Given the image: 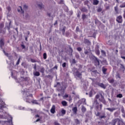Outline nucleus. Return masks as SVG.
Here are the masks:
<instances>
[{
    "label": "nucleus",
    "mask_w": 125,
    "mask_h": 125,
    "mask_svg": "<svg viewBox=\"0 0 125 125\" xmlns=\"http://www.w3.org/2000/svg\"><path fill=\"white\" fill-rule=\"evenodd\" d=\"M107 68H105L104 67H103L102 68V71H103V73L104 75H106L107 74L106 72H107Z\"/></svg>",
    "instance_id": "dca6fc26"
},
{
    "label": "nucleus",
    "mask_w": 125,
    "mask_h": 125,
    "mask_svg": "<svg viewBox=\"0 0 125 125\" xmlns=\"http://www.w3.org/2000/svg\"><path fill=\"white\" fill-rule=\"evenodd\" d=\"M98 86H100L102 88H104V89H106V85H104L103 83H98Z\"/></svg>",
    "instance_id": "6e6552de"
},
{
    "label": "nucleus",
    "mask_w": 125,
    "mask_h": 125,
    "mask_svg": "<svg viewBox=\"0 0 125 125\" xmlns=\"http://www.w3.org/2000/svg\"><path fill=\"white\" fill-rule=\"evenodd\" d=\"M81 11L82 12H87V9L85 7H84L81 9Z\"/></svg>",
    "instance_id": "412c9836"
},
{
    "label": "nucleus",
    "mask_w": 125,
    "mask_h": 125,
    "mask_svg": "<svg viewBox=\"0 0 125 125\" xmlns=\"http://www.w3.org/2000/svg\"><path fill=\"white\" fill-rule=\"evenodd\" d=\"M120 8H124L125 7V2H124L122 5H120Z\"/></svg>",
    "instance_id": "473e14b6"
},
{
    "label": "nucleus",
    "mask_w": 125,
    "mask_h": 125,
    "mask_svg": "<svg viewBox=\"0 0 125 125\" xmlns=\"http://www.w3.org/2000/svg\"><path fill=\"white\" fill-rule=\"evenodd\" d=\"M116 97H117V98H122V97H123V94H119L117 95Z\"/></svg>",
    "instance_id": "7c9ffc66"
},
{
    "label": "nucleus",
    "mask_w": 125,
    "mask_h": 125,
    "mask_svg": "<svg viewBox=\"0 0 125 125\" xmlns=\"http://www.w3.org/2000/svg\"><path fill=\"white\" fill-rule=\"evenodd\" d=\"M63 3H64V1L61 0L59 2V4H63Z\"/></svg>",
    "instance_id": "3c124183"
},
{
    "label": "nucleus",
    "mask_w": 125,
    "mask_h": 125,
    "mask_svg": "<svg viewBox=\"0 0 125 125\" xmlns=\"http://www.w3.org/2000/svg\"><path fill=\"white\" fill-rule=\"evenodd\" d=\"M62 115L64 116L66 114V110L64 109H62L61 110Z\"/></svg>",
    "instance_id": "bb28decb"
},
{
    "label": "nucleus",
    "mask_w": 125,
    "mask_h": 125,
    "mask_svg": "<svg viewBox=\"0 0 125 125\" xmlns=\"http://www.w3.org/2000/svg\"><path fill=\"white\" fill-rule=\"evenodd\" d=\"M119 118H116L115 119H113L111 122V125H116V124H117V122L119 123Z\"/></svg>",
    "instance_id": "39448f33"
},
{
    "label": "nucleus",
    "mask_w": 125,
    "mask_h": 125,
    "mask_svg": "<svg viewBox=\"0 0 125 125\" xmlns=\"http://www.w3.org/2000/svg\"><path fill=\"white\" fill-rule=\"evenodd\" d=\"M4 46V39L3 38L0 39V47H2Z\"/></svg>",
    "instance_id": "0eeeda50"
},
{
    "label": "nucleus",
    "mask_w": 125,
    "mask_h": 125,
    "mask_svg": "<svg viewBox=\"0 0 125 125\" xmlns=\"http://www.w3.org/2000/svg\"><path fill=\"white\" fill-rule=\"evenodd\" d=\"M78 51H81L82 50V48L81 47H77V48Z\"/></svg>",
    "instance_id": "5fc2aeb1"
},
{
    "label": "nucleus",
    "mask_w": 125,
    "mask_h": 125,
    "mask_svg": "<svg viewBox=\"0 0 125 125\" xmlns=\"http://www.w3.org/2000/svg\"><path fill=\"white\" fill-rule=\"evenodd\" d=\"M44 99V97H42V98H40V101H43Z\"/></svg>",
    "instance_id": "680f3d73"
},
{
    "label": "nucleus",
    "mask_w": 125,
    "mask_h": 125,
    "mask_svg": "<svg viewBox=\"0 0 125 125\" xmlns=\"http://www.w3.org/2000/svg\"><path fill=\"white\" fill-rule=\"evenodd\" d=\"M67 88V85H62V86H61L60 90L61 91H62L64 92V91Z\"/></svg>",
    "instance_id": "9b49d317"
},
{
    "label": "nucleus",
    "mask_w": 125,
    "mask_h": 125,
    "mask_svg": "<svg viewBox=\"0 0 125 125\" xmlns=\"http://www.w3.org/2000/svg\"><path fill=\"white\" fill-rule=\"evenodd\" d=\"M28 8V6L26 5H24L23 6V9H27Z\"/></svg>",
    "instance_id": "4d7b16f0"
},
{
    "label": "nucleus",
    "mask_w": 125,
    "mask_h": 125,
    "mask_svg": "<svg viewBox=\"0 0 125 125\" xmlns=\"http://www.w3.org/2000/svg\"><path fill=\"white\" fill-rule=\"evenodd\" d=\"M20 63V58L18 60L16 65H19Z\"/></svg>",
    "instance_id": "09e8293b"
},
{
    "label": "nucleus",
    "mask_w": 125,
    "mask_h": 125,
    "mask_svg": "<svg viewBox=\"0 0 125 125\" xmlns=\"http://www.w3.org/2000/svg\"><path fill=\"white\" fill-rule=\"evenodd\" d=\"M116 21L118 23H123V16L122 15H120L117 17L116 18Z\"/></svg>",
    "instance_id": "20e7f679"
},
{
    "label": "nucleus",
    "mask_w": 125,
    "mask_h": 125,
    "mask_svg": "<svg viewBox=\"0 0 125 125\" xmlns=\"http://www.w3.org/2000/svg\"><path fill=\"white\" fill-rule=\"evenodd\" d=\"M22 93L23 95V98H24V100H25L26 102L30 103L31 100L28 99V97H29V96H30V97H33V95L30 94V93L28 91H22Z\"/></svg>",
    "instance_id": "f03ea898"
},
{
    "label": "nucleus",
    "mask_w": 125,
    "mask_h": 125,
    "mask_svg": "<svg viewBox=\"0 0 125 125\" xmlns=\"http://www.w3.org/2000/svg\"><path fill=\"white\" fill-rule=\"evenodd\" d=\"M21 46L22 49H25L26 48V46L23 44H21Z\"/></svg>",
    "instance_id": "6e6d98bb"
},
{
    "label": "nucleus",
    "mask_w": 125,
    "mask_h": 125,
    "mask_svg": "<svg viewBox=\"0 0 125 125\" xmlns=\"http://www.w3.org/2000/svg\"><path fill=\"white\" fill-rule=\"evenodd\" d=\"M95 99L97 100V99L100 101V102H102L104 104L106 103V101H105V98H104V93L103 91H101L95 96Z\"/></svg>",
    "instance_id": "f257e3e1"
},
{
    "label": "nucleus",
    "mask_w": 125,
    "mask_h": 125,
    "mask_svg": "<svg viewBox=\"0 0 125 125\" xmlns=\"http://www.w3.org/2000/svg\"><path fill=\"white\" fill-rule=\"evenodd\" d=\"M19 8H20L21 10V14L24 16V11H23V9H22V7L19 6Z\"/></svg>",
    "instance_id": "4c0bfd02"
},
{
    "label": "nucleus",
    "mask_w": 125,
    "mask_h": 125,
    "mask_svg": "<svg viewBox=\"0 0 125 125\" xmlns=\"http://www.w3.org/2000/svg\"><path fill=\"white\" fill-rule=\"evenodd\" d=\"M5 124V123H6V121H0V124H2V123Z\"/></svg>",
    "instance_id": "052dcab7"
},
{
    "label": "nucleus",
    "mask_w": 125,
    "mask_h": 125,
    "mask_svg": "<svg viewBox=\"0 0 125 125\" xmlns=\"http://www.w3.org/2000/svg\"><path fill=\"white\" fill-rule=\"evenodd\" d=\"M66 29V26H63L62 29V35H65V30Z\"/></svg>",
    "instance_id": "cd10ccee"
},
{
    "label": "nucleus",
    "mask_w": 125,
    "mask_h": 125,
    "mask_svg": "<svg viewBox=\"0 0 125 125\" xmlns=\"http://www.w3.org/2000/svg\"><path fill=\"white\" fill-rule=\"evenodd\" d=\"M76 33H78V32H80V27H79V26H77L76 29Z\"/></svg>",
    "instance_id": "a19ab883"
},
{
    "label": "nucleus",
    "mask_w": 125,
    "mask_h": 125,
    "mask_svg": "<svg viewBox=\"0 0 125 125\" xmlns=\"http://www.w3.org/2000/svg\"><path fill=\"white\" fill-rule=\"evenodd\" d=\"M43 58L44 60H45V59H46V58H47V55L46 54V53H44L43 54Z\"/></svg>",
    "instance_id": "c756f323"
},
{
    "label": "nucleus",
    "mask_w": 125,
    "mask_h": 125,
    "mask_svg": "<svg viewBox=\"0 0 125 125\" xmlns=\"http://www.w3.org/2000/svg\"><path fill=\"white\" fill-rule=\"evenodd\" d=\"M86 111V108H85V107H84V106H82V112L84 113Z\"/></svg>",
    "instance_id": "a878e982"
},
{
    "label": "nucleus",
    "mask_w": 125,
    "mask_h": 125,
    "mask_svg": "<svg viewBox=\"0 0 125 125\" xmlns=\"http://www.w3.org/2000/svg\"><path fill=\"white\" fill-rule=\"evenodd\" d=\"M38 6H39L40 9H42V8H43L44 6L42 2H40V3H38Z\"/></svg>",
    "instance_id": "aec40b11"
},
{
    "label": "nucleus",
    "mask_w": 125,
    "mask_h": 125,
    "mask_svg": "<svg viewBox=\"0 0 125 125\" xmlns=\"http://www.w3.org/2000/svg\"><path fill=\"white\" fill-rule=\"evenodd\" d=\"M54 125H60V124H59V123H58V122H57V121H55V122L54 123Z\"/></svg>",
    "instance_id": "a18cd8bd"
},
{
    "label": "nucleus",
    "mask_w": 125,
    "mask_h": 125,
    "mask_svg": "<svg viewBox=\"0 0 125 125\" xmlns=\"http://www.w3.org/2000/svg\"><path fill=\"white\" fill-rule=\"evenodd\" d=\"M96 54H97V55H100V51H99V50H97L96 51Z\"/></svg>",
    "instance_id": "79ce46f5"
},
{
    "label": "nucleus",
    "mask_w": 125,
    "mask_h": 125,
    "mask_svg": "<svg viewBox=\"0 0 125 125\" xmlns=\"http://www.w3.org/2000/svg\"><path fill=\"white\" fill-rule=\"evenodd\" d=\"M7 9L8 11H9V12L10 11H11V8L10 7V6H8L7 8Z\"/></svg>",
    "instance_id": "c03bdc74"
},
{
    "label": "nucleus",
    "mask_w": 125,
    "mask_h": 125,
    "mask_svg": "<svg viewBox=\"0 0 125 125\" xmlns=\"http://www.w3.org/2000/svg\"><path fill=\"white\" fill-rule=\"evenodd\" d=\"M32 103H34V104H38V101L36 100H33L31 101Z\"/></svg>",
    "instance_id": "c9c22d12"
},
{
    "label": "nucleus",
    "mask_w": 125,
    "mask_h": 125,
    "mask_svg": "<svg viewBox=\"0 0 125 125\" xmlns=\"http://www.w3.org/2000/svg\"><path fill=\"white\" fill-rule=\"evenodd\" d=\"M74 122H75L76 125H80V124H81V122L78 119H75Z\"/></svg>",
    "instance_id": "4be33fe9"
},
{
    "label": "nucleus",
    "mask_w": 125,
    "mask_h": 125,
    "mask_svg": "<svg viewBox=\"0 0 125 125\" xmlns=\"http://www.w3.org/2000/svg\"><path fill=\"white\" fill-rule=\"evenodd\" d=\"M108 82L110 83H114V82H115V81L113 79H112L108 80Z\"/></svg>",
    "instance_id": "f704fd0d"
},
{
    "label": "nucleus",
    "mask_w": 125,
    "mask_h": 125,
    "mask_svg": "<svg viewBox=\"0 0 125 125\" xmlns=\"http://www.w3.org/2000/svg\"><path fill=\"white\" fill-rule=\"evenodd\" d=\"M72 111L74 114H77V112H78V108H77V107H73L72 109Z\"/></svg>",
    "instance_id": "6ab92c4d"
},
{
    "label": "nucleus",
    "mask_w": 125,
    "mask_h": 125,
    "mask_svg": "<svg viewBox=\"0 0 125 125\" xmlns=\"http://www.w3.org/2000/svg\"><path fill=\"white\" fill-rule=\"evenodd\" d=\"M99 3V1L98 0H93V5H97Z\"/></svg>",
    "instance_id": "a211bd4d"
},
{
    "label": "nucleus",
    "mask_w": 125,
    "mask_h": 125,
    "mask_svg": "<svg viewBox=\"0 0 125 125\" xmlns=\"http://www.w3.org/2000/svg\"><path fill=\"white\" fill-rule=\"evenodd\" d=\"M62 97L64 98V99H65V98H68V97H69V95L65 94V95L63 96Z\"/></svg>",
    "instance_id": "e433bc0d"
},
{
    "label": "nucleus",
    "mask_w": 125,
    "mask_h": 125,
    "mask_svg": "<svg viewBox=\"0 0 125 125\" xmlns=\"http://www.w3.org/2000/svg\"><path fill=\"white\" fill-rule=\"evenodd\" d=\"M62 68H65L66 67V62H63L62 64Z\"/></svg>",
    "instance_id": "de8ad7c7"
},
{
    "label": "nucleus",
    "mask_w": 125,
    "mask_h": 125,
    "mask_svg": "<svg viewBox=\"0 0 125 125\" xmlns=\"http://www.w3.org/2000/svg\"><path fill=\"white\" fill-rule=\"evenodd\" d=\"M35 118H40V115L39 114H37L35 115Z\"/></svg>",
    "instance_id": "69168bd1"
},
{
    "label": "nucleus",
    "mask_w": 125,
    "mask_h": 125,
    "mask_svg": "<svg viewBox=\"0 0 125 125\" xmlns=\"http://www.w3.org/2000/svg\"><path fill=\"white\" fill-rule=\"evenodd\" d=\"M55 108L56 106L55 105H53L51 109H50V112L51 113V114H55Z\"/></svg>",
    "instance_id": "1a4fd4ad"
},
{
    "label": "nucleus",
    "mask_w": 125,
    "mask_h": 125,
    "mask_svg": "<svg viewBox=\"0 0 125 125\" xmlns=\"http://www.w3.org/2000/svg\"><path fill=\"white\" fill-rule=\"evenodd\" d=\"M86 15H85V14H83L82 15V19L83 20H84L85 19V18H86Z\"/></svg>",
    "instance_id": "2f4dec72"
},
{
    "label": "nucleus",
    "mask_w": 125,
    "mask_h": 125,
    "mask_svg": "<svg viewBox=\"0 0 125 125\" xmlns=\"http://www.w3.org/2000/svg\"><path fill=\"white\" fill-rule=\"evenodd\" d=\"M106 110L109 111L110 112H113V111H115V110H116V108H106Z\"/></svg>",
    "instance_id": "5701e85b"
},
{
    "label": "nucleus",
    "mask_w": 125,
    "mask_h": 125,
    "mask_svg": "<svg viewBox=\"0 0 125 125\" xmlns=\"http://www.w3.org/2000/svg\"><path fill=\"white\" fill-rule=\"evenodd\" d=\"M94 62H95V65L96 66H99V65H100V62H99V60H98V59H97V58H95Z\"/></svg>",
    "instance_id": "ddd939ff"
},
{
    "label": "nucleus",
    "mask_w": 125,
    "mask_h": 125,
    "mask_svg": "<svg viewBox=\"0 0 125 125\" xmlns=\"http://www.w3.org/2000/svg\"><path fill=\"white\" fill-rule=\"evenodd\" d=\"M4 107H5V104L2 101L1 103L0 104V110H2Z\"/></svg>",
    "instance_id": "4468645a"
},
{
    "label": "nucleus",
    "mask_w": 125,
    "mask_h": 125,
    "mask_svg": "<svg viewBox=\"0 0 125 125\" xmlns=\"http://www.w3.org/2000/svg\"><path fill=\"white\" fill-rule=\"evenodd\" d=\"M101 53H102V54H103V55H106V52H104V50H102L101 51Z\"/></svg>",
    "instance_id": "37998d69"
},
{
    "label": "nucleus",
    "mask_w": 125,
    "mask_h": 125,
    "mask_svg": "<svg viewBox=\"0 0 125 125\" xmlns=\"http://www.w3.org/2000/svg\"><path fill=\"white\" fill-rule=\"evenodd\" d=\"M30 61H31V62H32V63H36V62H37V61H36V60L33 59H31Z\"/></svg>",
    "instance_id": "58836bf2"
},
{
    "label": "nucleus",
    "mask_w": 125,
    "mask_h": 125,
    "mask_svg": "<svg viewBox=\"0 0 125 125\" xmlns=\"http://www.w3.org/2000/svg\"><path fill=\"white\" fill-rule=\"evenodd\" d=\"M77 17L78 18H80L81 17V12H79V13L77 14Z\"/></svg>",
    "instance_id": "864d4df0"
},
{
    "label": "nucleus",
    "mask_w": 125,
    "mask_h": 125,
    "mask_svg": "<svg viewBox=\"0 0 125 125\" xmlns=\"http://www.w3.org/2000/svg\"><path fill=\"white\" fill-rule=\"evenodd\" d=\"M3 52H4L5 55H8V54L6 53V52H5V51H4V50H3Z\"/></svg>",
    "instance_id": "e2e57ef3"
},
{
    "label": "nucleus",
    "mask_w": 125,
    "mask_h": 125,
    "mask_svg": "<svg viewBox=\"0 0 125 125\" xmlns=\"http://www.w3.org/2000/svg\"><path fill=\"white\" fill-rule=\"evenodd\" d=\"M117 125H125V122H124V120H123V119H119Z\"/></svg>",
    "instance_id": "9d476101"
},
{
    "label": "nucleus",
    "mask_w": 125,
    "mask_h": 125,
    "mask_svg": "<svg viewBox=\"0 0 125 125\" xmlns=\"http://www.w3.org/2000/svg\"><path fill=\"white\" fill-rule=\"evenodd\" d=\"M84 43H85V44H87V45H90V44H91V42H90V41L85 39H84Z\"/></svg>",
    "instance_id": "f8f14e48"
},
{
    "label": "nucleus",
    "mask_w": 125,
    "mask_h": 125,
    "mask_svg": "<svg viewBox=\"0 0 125 125\" xmlns=\"http://www.w3.org/2000/svg\"><path fill=\"white\" fill-rule=\"evenodd\" d=\"M121 58H122V59H125V57L121 56Z\"/></svg>",
    "instance_id": "774afa93"
},
{
    "label": "nucleus",
    "mask_w": 125,
    "mask_h": 125,
    "mask_svg": "<svg viewBox=\"0 0 125 125\" xmlns=\"http://www.w3.org/2000/svg\"><path fill=\"white\" fill-rule=\"evenodd\" d=\"M122 102L125 104V98L123 99Z\"/></svg>",
    "instance_id": "0e129e2a"
},
{
    "label": "nucleus",
    "mask_w": 125,
    "mask_h": 125,
    "mask_svg": "<svg viewBox=\"0 0 125 125\" xmlns=\"http://www.w3.org/2000/svg\"><path fill=\"white\" fill-rule=\"evenodd\" d=\"M120 65H121V66H120L121 70L123 71V72H125V66L122 64H120Z\"/></svg>",
    "instance_id": "b1692460"
},
{
    "label": "nucleus",
    "mask_w": 125,
    "mask_h": 125,
    "mask_svg": "<svg viewBox=\"0 0 125 125\" xmlns=\"http://www.w3.org/2000/svg\"><path fill=\"white\" fill-rule=\"evenodd\" d=\"M82 73H80L79 72V71H77L75 72V75L77 78H79V79H82V76H83V74H82Z\"/></svg>",
    "instance_id": "423d86ee"
},
{
    "label": "nucleus",
    "mask_w": 125,
    "mask_h": 125,
    "mask_svg": "<svg viewBox=\"0 0 125 125\" xmlns=\"http://www.w3.org/2000/svg\"><path fill=\"white\" fill-rule=\"evenodd\" d=\"M62 106L63 107H66V106L68 105V103H67V102H66L65 101H62Z\"/></svg>",
    "instance_id": "2eb2a0df"
},
{
    "label": "nucleus",
    "mask_w": 125,
    "mask_h": 125,
    "mask_svg": "<svg viewBox=\"0 0 125 125\" xmlns=\"http://www.w3.org/2000/svg\"><path fill=\"white\" fill-rule=\"evenodd\" d=\"M65 36L66 37H68V36H70V33L69 32H66L65 33Z\"/></svg>",
    "instance_id": "8fccbe9b"
},
{
    "label": "nucleus",
    "mask_w": 125,
    "mask_h": 125,
    "mask_svg": "<svg viewBox=\"0 0 125 125\" xmlns=\"http://www.w3.org/2000/svg\"><path fill=\"white\" fill-rule=\"evenodd\" d=\"M94 103L95 104L96 109L97 111H101V110H102L103 105L102 104H99V103H98L97 100H95Z\"/></svg>",
    "instance_id": "7ed1b4c3"
},
{
    "label": "nucleus",
    "mask_w": 125,
    "mask_h": 125,
    "mask_svg": "<svg viewBox=\"0 0 125 125\" xmlns=\"http://www.w3.org/2000/svg\"><path fill=\"white\" fill-rule=\"evenodd\" d=\"M93 92H92V91H90V92L89 93V97H92V94H93Z\"/></svg>",
    "instance_id": "ea45409f"
},
{
    "label": "nucleus",
    "mask_w": 125,
    "mask_h": 125,
    "mask_svg": "<svg viewBox=\"0 0 125 125\" xmlns=\"http://www.w3.org/2000/svg\"><path fill=\"white\" fill-rule=\"evenodd\" d=\"M72 63L73 64H76V60H75V59H73L72 60Z\"/></svg>",
    "instance_id": "13d9d810"
},
{
    "label": "nucleus",
    "mask_w": 125,
    "mask_h": 125,
    "mask_svg": "<svg viewBox=\"0 0 125 125\" xmlns=\"http://www.w3.org/2000/svg\"><path fill=\"white\" fill-rule=\"evenodd\" d=\"M47 16H48V17H51V14L50 13H47Z\"/></svg>",
    "instance_id": "bf43d9fd"
},
{
    "label": "nucleus",
    "mask_w": 125,
    "mask_h": 125,
    "mask_svg": "<svg viewBox=\"0 0 125 125\" xmlns=\"http://www.w3.org/2000/svg\"><path fill=\"white\" fill-rule=\"evenodd\" d=\"M69 49L71 50V52H73V49H72V47H71V46H69Z\"/></svg>",
    "instance_id": "338daca9"
},
{
    "label": "nucleus",
    "mask_w": 125,
    "mask_h": 125,
    "mask_svg": "<svg viewBox=\"0 0 125 125\" xmlns=\"http://www.w3.org/2000/svg\"><path fill=\"white\" fill-rule=\"evenodd\" d=\"M96 117H100V112H97L96 113Z\"/></svg>",
    "instance_id": "603ef678"
},
{
    "label": "nucleus",
    "mask_w": 125,
    "mask_h": 125,
    "mask_svg": "<svg viewBox=\"0 0 125 125\" xmlns=\"http://www.w3.org/2000/svg\"><path fill=\"white\" fill-rule=\"evenodd\" d=\"M114 10L115 14H119V8H118V6L114 7Z\"/></svg>",
    "instance_id": "f3484780"
},
{
    "label": "nucleus",
    "mask_w": 125,
    "mask_h": 125,
    "mask_svg": "<svg viewBox=\"0 0 125 125\" xmlns=\"http://www.w3.org/2000/svg\"><path fill=\"white\" fill-rule=\"evenodd\" d=\"M99 118H100V119H105L106 118V116L105 115V114H104V115L103 116H100Z\"/></svg>",
    "instance_id": "72a5a7b5"
},
{
    "label": "nucleus",
    "mask_w": 125,
    "mask_h": 125,
    "mask_svg": "<svg viewBox=\"0 0 125 125\" xmlns=\"http://www.w3.org/2000/svg\"><path fill=\"white\" fill-rule=\"evenodd\" d=\"M34 75L36 77H39V76H41V73H40L38 71H36L35 73H34Z\"/></svg>",
    "instance_id": "393cba45"
},
{
    "label": "nucleus",
    "mask_w": 125,
    "mask_h": 125,
    "mask_svg": "<svg viewBox=\"0 0 125 125\" xmlns=\"http://www.w3.org/2000/svg\"><path fill=\"white\" fill-rule=\"evenodd\" d=\"M101 11H102V8H99L97 9V12H101Z\"/></svg>",
    "instance_id": "49530a36"
},
{
    "label": "nucleus",
    "mask_w": 125,
    "mask_h": 125,
    "mask_svg": "<svg viewBox=\"0 0 125 125\" xmlns=\"http://www.w3.org/2000/svg\"><path fill=\"white\" fill-rule=\"evenodd\" d=\"M44 67H42L40 69V72L42 73V74H44Z\"/></svg>",
    "instance_id": "c85d7f7f"
}]
</instances>
